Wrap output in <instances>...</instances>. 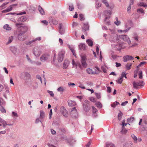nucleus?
<instances>
[{
	"label": "nucleus",
	"mask_w": 147,
	"mask_h": 147,
	"mask_svg": "<svg viewBox=\"0 0 147 147\" xmlns=\"http://www.w3.org/2000/svg\"><path fill=\"white\" fill-rule=\"evenodd\" d=\"M111 88L110 87H107V91L108 92L110 93L111 92Z\"/></svg>",
	"instance_id": "obj_64"
},
{
	"label": "nucleus",
	"mask_w": 147,
	"mask_h": 147,
	"mask_svg": "<svg viewBox=\"0 0 147 147\" xmlns=\"http://www.w3.org/2000/svg\"><path fill=\"white\" fill-rule=\"evenodd\" d=\"M41 38L40 37H38V38H36V39H35L34 40H33V41H35L37 40H41Z\"/></svg>",
	"instance_id": "obj_59"
},
{
	"label": "nucleus",
	"mask_w": 147,
	"mask_h": 147,
	"mask_svg": "<svg viewBox=\"0 0 147 147\" xmlns=\"http://www.w3.org/2000/svg\"><path fill=\"white\" fill-rule=\"evenodd\" d=\"M75 140L72 138H70L68 140V142L71 145H73L75 143Z\"/></svg>",
	"instance_id": "obj_19"
},
{
	"label": "nucleus",
	"mask_w": 147,
	"mask_h": 147,
	"mask_svg": "<svg viewBox=\"0 0 147 147\" xmlns=\"http://www.w3.org/2000/svg\"><path fill=\"white\" fill-rule=\"evenodd\" d=\"M125 122V120H123L122 121V128H123L124 127Z\"/></svg>",
	"instance_id": "obj_55"
},
{
	"label": "nucleus",
	"mask_w": 147,
	"mask_h": 147,
	"mask_svg": "<svg viewBox=\"0 0 147 147\" xmlns=\"http://www.w3.org/2000/svg\"><path fill=\"white\" fill-rule=\"evenodd\" d=\"M69 62L68 60H65L63 65V68L64 69L66 68L69 65Z\"/></svg>",
	"instance_id": "obj_14"
},
{
	"label": "nucleus",
	"mask_w": 147,
	"mask_h": 147,
	"mask_svg": "<svg viewBox=\"0 0 147 147\" xmlns=\"http://www.w3.org/2000/svg\"><path fill=\"white\" fill-rule=\"evenodd\" d=\"M16 4H14L11 5L10 6L8 7L7 9L8 11L9 12L11 11L12 9V6L16 5Z\"/></svg>",
	"instance_id": "obj_35"
},
{
	"label": "nucleus",
	"mask_w": 147,
	"mask_h": 147,
	"mask_svg": "<svg viewBox=\"0 0 147 147\" xmlns=\"http://www.w3.org/2000/svg\"><path fill=\"white\" fill-rule=\"evenodd\" d=\"M80 20H84L83 16L82 14H80Z\"/></svg>",
	"instance_id": "obj_57"
},
{
	"label": "nucleus",
	"mask_w": 147,
	"mask_h": 147,
	"mask_svg": "<svg viewBox=\"0 0 147 147\" xmlns=\"http://www.w3.org/2000/svg\"><path fill=\"white\" fill-rule=\"evenodd\" d=\"M50 57V55L48 54H45L42 55L40 57V60L42 61H45L49 60Z\"/></svg>",
	"instance_id": "obj_5"
},
{
	"label": "nucleus",
	"mask_w": 147,
	"mask_h": 147,
	"mask_svg": "<svg viewBox=\"0 0 147 147\" xmlns=\"http://www.w3.org/2000/svg\"><path fill=\"white\" fill-rule=\"evenodd\" d=\"M68 85L69 86H74L75 85V84L73 83L69 82L68 83Z\"/></svg>",
	"instance_id": "obj_49"
},
{
	"label": "nucleus",
	"mask_w": 147,
	"mask_h": 147,
	"mask_svg": "<svg viewBox=\"0 0 147 147\" xmlns=\"http://www.w3.org/2000/svg\"><path fill=\"white\" fill-rule=\"evenodd\" d=\"M92 109H93V112L94 113H96L97 111V110L96 108H95L94 107H92Z\"/></svg>",
	"instance_id": "obj_62"
},
{
	"label": "nucleus",
	"mask_w": 147,
	"mask_h": 147,
	"mask_svg": "<svg viewBox=\"0 0 147 147\" xmlns=\"http://www.w3.org/2000/svg\"><path fill=\"white\" fill-rule=\"evenodd\" d=\"M0 107V110L1 112L3 113H5L6 112L5 109L1 106Z\"/></svg>",
	"instance_id": "obj_33"
},
{
	"label": "nucleus",
	"mask_w": 147,
	"mask_h": 147,
	"mask_svg": "<svg viewBox=\"0 0 147 147\" xmlns=\"http://www.w3.org/2000/svg\"><path fill=\"white\" fill-rule=\"evenodd\" d=\"M96 105L97 107L101 108L102 107V105L100 102H98L96 103Z\"/></svg>",
	"instance_id": "obj_38"
},
{
	"label": "nucleus",
	"mask_w": 147,
	"mask_h": 147,
	"mask_svg": "<svg viewBox=\"0 0 147 147\" xmlns=\"http://www.w3.org/2000/svg\"><path fill=\"white\" fill-rule=\"evenodd\" d=\"M133 38L136 40L138 41V36L136 34H134V35Z\"/></svg>",
	"instance_id": "obj_39"
},
{
	"label": "nucleus",
	"mask_w": 147,
	"mask_h": 147,
	"mask_svg": "<svg viewBox=\"0 0 147 147\" xmlns=\"http://www.w3.org/2000/svg\"><path fill=\"white\" fill-rule=\"evenodd\" d=\"M80 49L81 50H84L86 49V46L84 44H80L79 46Z\"/></svg>",
	"instance_id": "obj_15"
},
{
	"label": "nucleus",
	"mask_w": 147,
	"mask_h": 147,
	"mask_svg": "<svg viewBox=\"0 0 147 147\" xmlns=\"http://www.w3.org/2000/svg\"><path fill=\"white\" fill-rule=\"evenodd\" d=\"M128 103V101H126L124 102H122L121 104V105L122 106H125L126 104Z\"/></svg>",
	"instance_id": "obj_54"
},
{
	"label": "nucleus",
	"mask_w": 147,
	"mask_h": 147,
	"mask_svg": "<svg viewBox=\"0 0 147 147\" xmlns=\"http://www.w3.org/2000/svg\"><path fill=\"white\" fill-rule=\"evenodd\" d=\"M24 79L25 80L29 79L31 78V76L30 74L27 73H25L24 74Z\"/></svg>",
	"instance_id": "obj_17"
},
{
	"label": "nucleus",
	"mask_w": 147,
	"mask_h": 147,
	"mask_svg": "<svg viewBox=\"0 0 147 147\" xmlns=\"http://www.w3.org/2000/svg\"><path fill=\"white\" fill-rule=\"evenodd\" d=\"M109 30L111 32V33L113 34L114 33L115 30V29L113 28L112 29H110Z\"/></svg>",
	"instance_id": "obj_58"
},
{
	"label": "nucleus",
	"mask_w": 147,
	"mask_h": 147,
	"mask_svg": "<svg viewBox=\"0 0 147 147\" xmlns=\"http://www.w3.org/2000/svg\"><path fill=\"white\" fill-rule=\"evenodd\" d=\"M60 109L61 112L64 116L66 117H68V113L64 107H61Z\"/></svg>",
	"instance_id": "obj_4"
},
{
	"label": "nucleus",
	"mask_w": 147,
	"mask_h": 147,
	"mask_svg": "<svg viewBox=\"0 0 147 147\" xmlns=\"http://www.w3.org/2000/svg\"><path fill=\"white\" fill-rule=\"evenodd\" d=\"M86 42L88 45L92 47L93 45V42L92 40L90 39L87 40Z\"/></svg>",
	"instance_id": "obj_27"
},
{
	"label": "nucleus",
	"mask_w": 147,
	"mask_h": 147,
	"mask_svg": "<svg viewBox=\"0 0 147 147\" xmlns=\"http://www.w3.org/2000/svg\"><path fill=\"white\" fill-rule=\"evenodd\" d=\"M89 26L88 23H84L82 28V32L84 34H86V31L89 30Z\"/></svg>",
	"instance_id": "obj_6"
},
{
	"label": "nucleus",
	"mask_w": 147,
	"mask_h": 147,
	"mask_svg": "<svg viewBox=\"0 0 147 147\" xmlns=\"http://www.w3.org/2000/svg\"><path fill=\"white\" fill-rule=\"evenodd\" d=\"M118 19L117 18H116V20L117 21V22H114L115 24L117 25H119L120 24V22H119L118 21Z\"/></svg>",
	"instance_id": "obj_42"
},
{
	"label": "nucleus",
	"mask_w": 147,
	"mask_h": 147,
	"mask_svg": "<svg viewBox=\"0 0 147 147\" xmlns=\"http://www.w3.org/2000/svg\"><path fill=\"white\" fill-rule=\"evenodd\" d=\"M38 10L39 11L40 13L42 15H44L45 14V12L43 9L40 6H39L38 8Z\"/></svg>",
	"instance_id": "obj_22"
},
{
	"label": "nucleus",
	"mask_w": 147,
	"mask_h": 147,
	"mask_svg": "<svg viewBox=\"0 0 147 147\" xmlns=\"http://www.w3.org/2000/svg\"><path fill=\"white\" fill-rule=\"evenodd\" d=\"M144 84V83L143 81H140L138 82L134 81L133 83V87L134 88L136 89L138 88V86H143Z\"/></svg>",
	"instance_id": "obj_2"
},
{
	"label": "nucleus",
	"mask_w": 147,
	"mask_h": 147,
	"mask_svg": "<svg viewBox=\"0 0 147 147\" xmlns=\"http://www.w3.org/2000/svg\"><path fill=\"white\" fill-rule=\"evenodd\" d=\"M4 103V101L3 99L0 97V105L1 106L3 105Z\"/></svg>",
	"instance_id": "obj_48"
},
{
	"label": "nucleus",
	"mask_w": 147,
	"mask_h": 147,
	"mask_svg": "<svg viewBox=\"0 0 147 147\" xmlns=\"http://www.w3.org/2000/svg\"><path fill=\"white\" fill-rule=\"evenodd\" d=\"M69 48L70 50L72 52V53H73V55L75 56L76 57V53L75 51L74 50V49L71 47L70 46H69Z\"/></svg>",
	"instance_id": "obj_29"
},
{
	"label": "nucleus",
	"mask_w": 147,
	"mask_h": 147,
	"mask_svg": "<svg viewBox=\"0 0 147 147\" xmlns=\"http://www.w3.org/2000/svg\"><path fill=\"white\" fill-rule=\"evenodd\" d=\"M47 92L50 94L51 96H52L53 97L54 96V94L52 91L48 90L47 91Z\"/></svg>",
	"instance_id": "obj_47"
},
{
	"label": "nucleus",
	"mask_w": 147,
	"mask_h": 147,
	"mask_svg": "<svg viewBox=\"0 0 147 147\" xmlns=\"http://www.w3.org/2000/svg\"><path fill=\"white\" fill-rule=\"evenodd\" d=\"M94 69L95 70V71H94V72H97L98 71V74L99 73L100 71V69L98 67L96 66H95Z\"/></svg>",
	"instance_id": "obj_43"
},
{
	"label": "nucleus",
	"mask_w": 147,
	"mask_h": 147,
	"mask_svg": "<svg viewBox=\"0 0 147 147\" xmlns=\"http://www.w3.org/2000/svg\"><path fill=\"white\" fill-rule=\"evenodd\" d=\"M115 48L118 50H120L121 49H123L124 48L122 47L121 44H118L115 46Z\"/></svg>",
	"instance_id": "obj_21"
},
{
	"label": "nucleus",
	"mask_w": 147,
	"mask_h": 147,
	"mask_svg": "<svg viewBox=\"0 0 147 147\" xmlns=\"http://www.w3.org/2000/svg\"><path fill=\"white\" fill-rule=\"evenodd\" d=\"M40 113V119H43L45 117V113L43 111L41 110Z\"/></svg>",
	"instance_id": "obj_25"
},
{
	"label": "nucleus",
	"mask_w": 147,
	"mask_h": 147,
	"mask_svg": "<svg viewBox=\"0 0 147 147\" xmlns=\"http://www.w3.org/2000/svg\"><path fill=\"white\" fill-rule=\"evenodd\" d=\"M139 5L140 6H142L143 7H145L146 6V5H145L144 3L143 2H141L139 4Z\"/></svg>",
	"instance_id": "obj_53"
},
{
	"label": "nucleus",
	"mask_w": 147,
	"mask_h": 147,
	"mask_svg": "<svg viewBox=\"0 0 147 147\" xmlns=\"http://www.w3.org/2000/svg\"><path fill=\"white\" fill-rule=\"evenodd\" d=\"M34 55L36 57H38L41 53V51L40 49L37 47L34 48L33 50Z\"/></svg>",
	"instance_id": "obj_3"
},
{
	"label": "nucleus",
	"mask_w": 147,
	"mask_h": 147,
	"mask_svg": "<svg viewBox=\"0 0 147 147\" xmlns=\"http://www.w3.org/2000/svg\"><path fill=\"white\" fill-rule=\"evenodd\" d=\"M86 71L89 74H98V71L97 72H94V71H93L90 68L87 69Z\"/></svg>",
	"instance_id": "obj_11"
},
{
	"label": "nucleus",
	"mask_w": 147,
	"mask_h": 147,
	"mask_svg": "<svg viewBox=\"0 0 147 147\" xmlns=\"http://www.w3.org/2000/svg\"><path fill=\"white\" fill-rule=\"evenodd\" d=\"M96 97L98 99H99L100 98L101 96L100 94L97 93L96 94Z\"/></svg>",
	"instance_id": "obj_63"
},
{
	"label": "nucleus",
	"mask_w": 147,
	"mask_h": 147,
	"mask_svg": "<svg viewBox=\"0 0 147 147\" xmlns=\"http://www.w3.org/2000/svg\"><path fill=\"white\" fill-rule=\"evenodd\" d=\"M86 57L85 56H82L81 57V63L83 67L86 68L87 66V64L86 63Z\"/></svg>",
	"instance_id": "obj_8"
},
{
	"label": "nucleus",
	"mask_w": 147,
	"mask_h": 147,
	"mask_svg": "<svg viewBox=\"0 0 147 147\" xmlns=\"http://www.w3.org/2000/svg\"><path fill=\"white\" fill-rule=\"evenodd\" d=\"M90 100L93 102H95L96 101L95 98L92 97L90 98Z\"/></svg>",
	"instance_id": "obj_51"
},
{
	"label": "nucleus",
	"mask_w": 147,
	"mask_h": 147,
	"mask_svg": "<svg viewBox=\"0 0 147 147\" xmlns=\"http://www.w3.org/2000/svg\"><path fill=\"white\" fill-rule=\"evenodd\" d=\"M18 30H20V33L24 34L28 30V28L26 26H22L19 28Z\"/></svg>",
	"instance_id": "obj_7"
},
{
	"label": "nucleus",
	"mask_w": 147,
	"mask_h": 147,
	"mask_svg": "<svg viewBox=\"0 0 147 147\" xmlns=\"http://www.w3.org/2000/svg\"><path fill=\"white\" fill-rule=\"evenodd\" d=\"M134 59V57H133L132 56L129 55H127L124 56L123 57V60L125 62H127L129 60H133Z\"/></svg>",
	"instance_id": "obj_9"
},
{
	"label": "nucleus",
	"mask_w": 147,
	"mask_h": 147,
	"mask_svg": "<svg viewBox=\"0 0 147 147\" xmlns=\"http://www.w3.org/2000/svg\"><path fill=\"white\" fill-rule=\"evenodd\" d=\"M65 90V88L63 86H60L57 89V90L59 92H64Z\"/></svg>",
	"instance_id": "obj_20"
},
{
	"label": "nucleus",
	"mask_w": 147,
	"mask_h": 147,
	"mask_svg": "<svg viewBox=\"0 0 147 147\" xmlns=\"http://www.w3.org/2000/svg\"><path fill=\"white\" fill-rule=\"evenodd\" d=\"M123 74H121V77L117 80V82L118 83L120 84H121L123 80Z\"/></svg>",
	"instance_id": "obj_24"
},
{
	"label": "nucleus",
	"mask_w": 147,
	"mask_h": 147,
	"mask_svg": "<svg viewBox=\"0 0 147 147\" xmlns=\"http://www.w3.org/2000/svg\"><path fill=\"white\" fill-rule=\"evenodd\" d=\"M127 130L124 128H122V130L121 131V133L122 134H125L127 132Z\"/></svg>",
	"instance_id": "obj_34"
},
{
	"label": "nucleus",
	"mask_w": 147,
	"mask_h": 147,
	"mask_svg": "<svg viewBox=\"0 0 147 147\" xmlns=\"http://www.w3.org/2000/svg\"><path fill=\"white\" fill-rule=\"evenodd\" d=\"M122 38L124 41L127 42L128 44H130L131 41L129 38L127 36L125 35H123L122 36Z\"/></svg>",
	"instance_id": "obj_12"
},
{
	"label": "nucleus",
	"mask_w": 147,
	"mask_h": 147,
	"mask_svg": "<svg viewBox=\"0 0 147 147\" xmlns=\"http://www.w3.org/2000/svg\"><path fill=\"white\" fill-rule=\"evenodd\" d=\"M41 22L44 24L46 25H47L48 24V22L46 20H42L41 21Z\"/></svg>",
	"instance_id": "obj_46"
},
{
	"label": "nucleus",
	"mask_w": 147,
	"mask_h": 147,
	"mask_svg": "<svg viewBox=\"0 0 147 147\" xmlns=\"http://www.w3.org/2000/svg\"><path fill=\"white\" fill-rule=\"evenodd\" d=\"M74 9V7L73 5H70L69 6V10L71 11H72Z\"/></svg>",
	"instance_id": "obj_52"
},
{
	"label": "nucleus",
	"mask_w": 147,
	"mask_h": 147,
	"mask_svg": "<svg viewBox=\"0 0 147 147\" xmlns=\"http://www.w3.org/2000/svg\"><path fill=\"white\" fill-rule=\"evenodd\" d=\"M117 105V104H116L115 102L111 105V106L113 108L115 107Z\"/></svg>",
	"instance_id": "obj_61"
},
{
	"label": "nucleus",
	"mask_w": 147,
	"mask_h": 147,
	"mask_svg": "<svg viewBox=\"0 0 147 147\" xmlns=\"http://www.w3.org/2000/svg\"><path fill=\"white\" fill-rule=\"evenodd\" d=\"M84 109L86 112L88 111L90 109V107L87 104H84L83 105Z\"/></svg>",
	"instance_id": "obj_18"
},
{
	"label": "nucleus",
	"mask_w": 147,
	"mask_h": 147,
	"mask_svg": "<svg viewBox=\"0 0 147 147\" xmlns=\"http://www.w3.org/2000/svg\"><path fill=\"white\" fill-rule=\"evenodd\" d=\"M4 28L8 30H10L11 29V28L9 26V25L7 24L4 26Z\"/></svg>",
	"instance_id": "obj_30"
},
{
	"label": "nucleus",
	"mask_w": 147,
	"mask_h": 147,
	"mask_svg": "<svg viewBox=\"0 0 147 147\" xmlns=\"http://www.w3.org/2000/svg\"><path fill=\"white\" fill-rule=\"evenodd\" d=\"M123 115V113L121 112L120 111V112L118 113V118L119 121L121 120L122 117Z\"/></svg>",
	"instance_id": "obj_28"
},
{
	"label": "nucleus",
	"mask_w": 147,
	"mask_h": 147,
	"mask_svg": "<svg viewBox=\"0 0 147 147\" xmlns=\"http://www.w3.org/2000/svg\"><path fill=\"white\" fill-rule=\"evenodd\" d=\"M146 63V62L143 61L140 62L139 65L138 66V67H139L142 66L145 64Z\"/></svg>",
	"instance_id": "obj_40"
},
{
	"label": "nucleus",
	"mask_w": 147,
	"mask_h": 147,
	"mask_svg": "<svg viewBox=\"0 0 147 147\" xmlns=\"http://www.w3.org/2000/svg\"><path fill=\"white\" fill-rule=\"evenodd\" d=\"M131 137L134 139V140L136 142L138 140L137 138L134 134L131 135Z\"/></svg>",
	"instance_id": "obj_37"
},
{
	"label": "nucleus",
	"mask_w": 147,
	"mask_h": 147,
	"mask_svg": "<svg viewBox=\"0 0 147 147\" xmlns=\"http://www.w3.org/2000/svg\"><path fill=\"white\" fill-rule=\"evenodd\" d=\"M24 34L20 33L18 36V38L21 41H24L26 38V36L24 35Z\"/></svg>",
	"instance_id": "obj_10"
},
{
	"label": "nucleus",
	"mask_w": 147,
	"mask_h": 147,
	"mask_svg": "<svg viewBox=\"0 0 147 147\" xmlns=\"http://www.w3.org/2000/svg\"><path fill=\"white\" fill-rule=\"evenodd\" d=\"M65 54V52L64 51H61L58 53L57 57L58 62H61L63 61Z\"/></svg>",
	"instance_id": "obj_1"
},
{
	"label": "nucleus",
	"mask_w": 147,
	"mask_h": 147,
	"mask_svg": "<svg viewBox=\"0 0 147 147\" xmlns=\"http://www.w3.org/2000/svg\"><path fill=\"white\" fill-rule=\"evenodd\" d=\"M102 2L105 5V6L107 7H109V4L108 2H107L106 0H102Z\"/></svg>",
	"instance_id": "obj_36"
},
{
	"label": "nucleus",
	"mask_w": 147,
	"mask_h": 147,
	"mask_svg": "<svg viewBox=\"0 0 147 147\" xmlns=\"http://www.w3.org/2000/svg\"><path fill=\"white\" fill-rule=\"evenodd\" d=\"M134 119V118L132 117L128 118L127 121L129 123H131L133 122Z\"/></svg>",
	"instance_id": "obj_32"
},
{
	"label": "nucleus",
	"mask_w": 147,
	"mask_h": 147,
	"mask_svg": "<svg viewBox=\"0 0 147 147\" xmlns=\"http://www.w3.org/2000/svg\"><path fill=\"white\" fill-rule=\"evenodd\" d=\"M106 147H115V145L111 143L107 142L106 143Z\"/></svg>",
	"instance_id": "obj_26"
},
{
	"label": "nucleus",
	"mask_w": 147,
	"mask_h": 147,
	"mask_svg": "<svg viewBox=\"0 0 147 147\" xmlns=\"http://www.w3.org/2000/svg\"><path fill=\"white\" fill-rule=\"evenodd\" d=\"M50 22L52 23L53 24L55 25L57 24L58 23V21L54 19H53L51 21H50Z\"/></svg>",
	"instance_id": "obj_31"
},
{
	"label": "nucleus",
	"mask_w": 147,
	"mask_h": 147,
	"mask_svg": "<svg viewBox=\"0 0 147 147\" xmlns=\"http://www.w3.org/2000/svg\"><path fill=\"white\" fill-rule=\"evenodd\" d=\"M12 114L13 116H15L16 117H18V115L17 113L16 112H12Z\"/></svg>",
	"instance_id": "obj_56"
},
{
	"label": "nucleus",
	"mask_w": 147,
	"mask_h": 147,
	"mask_svg": "<svg viewBox=\"0 0 147 147\" xmlns=\"http://www.w3.org/2000/svg\"><path fill=\"white\" fill-rule=\"evenodd\" d=\"M137 12H139L141 13H144L143 9L142 8L139 9L137 10Z\"/></svg>",
	"instance_id": "obj_50"
},
{
	"label": "nucleus",
	"mask_w": 147,
	"mask_h": 147,
	"mask_svg": "<svg viewBox=\"0 0 147 147\" xmlns=\"http://www.w3.org/2000/svg\"><path fill=\"white\" fill-rule=\"evenodd\" d=\"M0 122L1 123L4 128H5L6 127V125L7 124L6 122L3 119H2L0 117Z\"/></svg>",
	"instance_id": "obj_16"
},
{
	"label": "nucleus",
	"mask_w": 147,
	"mask_h": 147,
	"mask_svg": "<svg viewBox=\"0 0 147 147\" xmlns=\"http://www.w3.org/2000/svg\"><path fill=\"white\" fill-rule=\"evenodd\" d=\"M13 39V37L12 36H10L9 37L8 39V43H10L12 42V40Z\"/></svg>",
	"instance_id": "obj_45"
},
{
	"label": "nucleus",
	"mask_w": 147,
	"mask_h": 147,
	"mask_svg": "<svg viewBox=\"0 0 147 147\" xmlns=\"http://www.w3.org/2000/svg\"><path fill=\"white\" fill-rule=\"evenodd\" d=\"M139 78L140 79H142V71H139Z\"/></svg>",
	"instance_id": "obj_41"
},
{
	"label": "nucleus",
	"mask_w": 147,
	"mask_h": 147,
	"mask_svg": "<svg viewBox=\"0 0 147 147\" xmlns=\"http://www.w3.org/2000/svg\"><path fill=\"white\" fill-rule=\"evenodd\" d=\"M71 112L74 113H76L77 112V110L76 109V107H74L72 109L71 111Z\"/></svg>",
	"instance_id": "obj_44"
},
{
	"label": "nucleus",
	"mask_w": 147,
	"mask_h": 147,
	"mask_svg": "<svg viewBox=\"0 0 147 147\" xmlns=\"http://www.w3.org/2000/svg\"><path fill=\"white\" fill-rule=\"evenodd\" d=\"M59 33L61 34H63L64 33V31L62 30H61V28H59Z\"/></svg>",
	"instance_id": "obj_60"
},
{
	"label": "nucleus",
	"mask_w": 147,
	"mask_h": 147,
	"mask_svg": "<svg viewBox=\"0 0 147 147\" xmlns=\"http://www.w3.org/2000/svg\"><path fill=\"white\" fill-rule=\"evenodd\" d=\"M132 63H128L125 65V67L127 70H129L130 69Z\"/></svg>",
	"instance_id": "obj_23"
},
{
	"label": "nucleus",
	"mask_w": 147,
	"mask_h": 147,
	"mask_svg": "<svg viewBox=\"0 0 147 147\" xmlns=\"http://www.w3.org/2000/svg\"><path fill=\"white\" fill-rule=\"evenodd\" d=\"M69 105L70 107H72L76 105V102L74 100H69L68 101Z\"/></svg>",
	"instance_id": "obj_13"
}]
</instances>
